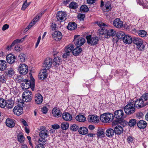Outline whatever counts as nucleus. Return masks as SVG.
Segmentation results:
<instances>
[{
  "label": "nucleus",
  "mask_w": 148,
  "mask_h": 148,
  "mask_svg": "<svg viewBox=\"0 0 148 148\" xmlns=\"http://www.w3.org/2000/svg\"><path fill=\"white\" fill-rule=\"evenodd\" d=\"M97 25L100 27L98 32L99 35H106L104 38H109L110 36H113L116 34V32L113 29L107 30L106 29L107 26L104 23L99 22L97 23Z\"/></svg>",
  "instance_id": "nucleus-1"
},
{
  "label": "nucleus",
  "mask_w": 148,
  "mask_h": 148,
  "mask_svg": "<svg viewBox=\"0 0 148 148\" xmlns=\"http://www.w3.org/2000/svg\"><path fill=\"white\" fill-rule=\"evenodd\" d=\"M31 80L27 79H25L22 81L21 83L23 89H27L30 87L32 90L33 91L34 89L35 82L34 79L32 77L31 78Z\"/></svg>",
  "instance_id": "nucleus-2"
},
{
  "label": "nucleus",
  "mask_w": 148,
  "mask_h": 148,
  "mask_svg": "<svg viewBox=\"0 0 148 148\" xmlns=\"http://www.w3.org/2000/svg\"><path fill=\"white\" fill-rule=\"evenodd\" d=\"M114 116L117 119L116 122L118 123L122 122L125 116H124L123 111L122 110H119L116 111L114 113Z\"/></svg>",
  "instance_id": "nucleus-3"
},
{
  "label": "nucleus",
  "mask_w": 148,
  "mask_h": 148,
  "mask_svg": "<svg viewBox=\"0 0 148 148\" xmlns=\"http://www.w3.org/2000/svg\"><path fill=\"white\" fill-rule=\"evenodd\" d=\"M113 119V115L110 113H106L102 114L100 117L101 121L104 123H109Z\"/></svg>",
  "instance_id": "nucleus-4"
},
{
  "label": "nucleus",
  "mask_w": 148,
  "mask_h": 148,
  "mask_svg": "<svg viewBox=\"0 0 148 148\" xmlns=\"http://www.w3.org/2000/svg\"><path fill=\"white\" fill-rule=\"evenodd\" d=\"M40 129V131L39 133V136L40 138L39 140L46 142L45 138L49 136V132L46 129L45 127H42Z\"/></svg>",
  "instance_id": "nucleus-5"
},
{
  "label": "nucleus",
  "mask_w": 148,
  "mask_h": 148,
  "mask_svg": "<svg viewBox=\"0 0 148 148\" xmlns=\"http://www.w3.org/2000/svg\"><path fill=\"white\" fill-rule=\"evenodd\" d=\"M133 104L131 103L130 102L124 108L125 113L127 115H130L133 113L135 111V108L134 107Z\"/></svg>",
  "instance_id": "nucleus-6"
},
{
  "label": "nucleus",
  "mask_w": 148,
  "mask_h": 148,
  "mask_svg": "<svg viewBox=\"0 0 148 148\" xmlns=\"http://www.w3.org/2000/svg\"><path fill=\"white\" fill-rule=\"evenodd\" d=\"M74 44L77 47H80L83 45L85 42V39L80 37L79 35H75L73 40Z\"/></svg>",
  "instance_id": "nucleus-7"
},
{
  "label": "nucleus",
  "mask_w": 148,
  "mask_h": 148,
  "mask_svg": "<svg viewBox=\"0 0 148 148\" xmlns=\"http://www.w3.org/2000/svg\"><path fill=\"white\" fill-rule=\"evenodd\" d=\"M33 96L31 92L28 90L25 91L23 93L22 98L25 102H29L31 101Z\"/></svg>",
  "instance_id": "nucleus-8"
},
{
  "label": "nucleus",
  "mask_w": 148,
  "mask_h": 148,
  "mask_svg": "<svg viewBox=\"0 0 148 148\" xmlns=\"http://www.w3.org/2000/svg\"><path fill=\"white\" fill-rule=\"evenodd\" d=\"M18 70L21 74L25 75L28 72V66L24 64H20L18 66Z\"/></svg>",
  "instance_id": "nucleus-9"
},
{
  "label": "nucleus",
  "mask_w": 148,
  "mask_h": 148,
  "mask_svg": "<svg viewBox=\"0 0 148 148\" xmlns=\"http://www.w3.org/2000/svg\"><path fill=\"white\" fill-rule=\"evenodd\" d=\"M87 42L88 44H90L91 45H94L97 44L99 40L97 37H91V36L89 35L86 36Z\"/></svg>",
  "instance_id": "nucleus-10"
},
{
  "label": "nucleus",
  "mask_w": 148,
  "mask_h": 148,
  "mask_svg": "<svg viewBox=\"0 0 148 148\" xmlns=\"http://www.w3.org/2000/svg\"><path fill=\"white\" fill-rule=\"evenodd\" d=\"M66 14L65 12L59 11L57 13L56 17L57 20L61 22L64 21L66 19Z\"/></svg>",
  "instance_id": "nucleus-11"
},
{
  "label": "nucleus",
  "mask_w": 148,
  "mask_h": 148,
  "mask_svg": "<svg viewBox=\"0 0 148 148\" xmlns=\"http://www.w3.org/2000/svg\"><path fill=\"white\" fill-rule=\"evenodd\" d=\"M52 64V59L51 58H47L45 60L43 66L45 69L48 70L51 66Z\"/></svg>",
  "instance_id": "nucleus-12"
},
{
  "label": "nucleus",
  "mask_w": 148,
  "mask_h": 148,
  "mask_svg": "<svg viewBox=\"0 0 148 148\" xmlns=\"http://www.w3.org/2000/svg\"><path fill=\"white\" fill-rule=\"evenodd\" d=\"M99 117L96 115H89L88 118V121L90 122L96 123L99 122Z\"/></svg>",
  "instance_id": "nucleus-13"
},
{
  "label": "nucleus",
  "mask_w": 148,
  "mask_h": 148,
  "mask_svg": "<svg viewBox=\"0 0 148 148\" xmlns=\"http://www.w3.org/2000/svg\"><path fill=\"white\" fill-rule=\"evenodd\" d=\"M52 37L54 40L58 41L62 38V35L60 32L58 31H56L53 33Z\"/></svg>",
  "instance_id": "nucleus-14"
},
{
  "label": "nucleus",
  "mask_w": 148,
  "mask_h": 148,
  "mask_svg": "<svg viewBox=\"0 0 148 148\" xmlns=\"http://www.w3.org/2000/svg\"><path fill=\"white\" fill-rule=\"evenodd\" d=\"M23 110L22 107L17 106L14 107L13 110L14 114L17 115H20L22 114Z\"/></svg>",
  "instance_id": "nucleus-15"
},
{
  "label": "nucleus",
  "mask_w": 148,
  "mask_h": 148,
  "mask_svg": "<svg viewBox=\"0 0 148 148\" xmlns=\"http://www.w3.org/2000/svg\"><path fill=\"white\" fill-rule=\"evenodd\" d=\"M113 25L117 28H121L123 27V22L119 18H116L114 21Z\"/></svg>",
  "instance_id": "nucleus-16"
},
{
  "label": "nucleus",
  "mask_w": 148,
  "mask_h": 148,
  "mask_svg": "<svg viewBox=\"0 0 148 148\" xmlns=\"http://www.w3.org/2000/svg\"><path fill=\"white\" fill-rule=\"evenodd\" d=\"M47 73L46 70L44 69L40 71L39 74V78L41 80H43L47 77Z\"/></svg>",
  "instance_id": "nucleus-17"
},
{
  "label": "nucleus",
  "mask_w": 148,
  "mask_h": 148,
  "mask_svg": "<svg viewBox=\"0 0 148 148\" xmlns=\"http://www.w3.org/2000/svg\"><path fill=\"white\" fill-rule=\"evenodd\" d=\"M6 60L8 63L12 64L15 61L16 58L14 55L9 54L6 56Z\"/></svg>",
  "instance_id": "nucleus-18"
},
{
  "label": "nucleus",
  "mask_w": 148,
  "mask_h": 148,
  "mask_svg": "<svg viewBox=\"0 0 148 148\" xmlns=\"http://www.w3.org/2000/svg\"><path fill=\"white\" fill-rule=\"evenodd\" d=\"M35 100L36 104H40L42 101L43 97L41 94L38 93L35 95Z\"/></svg>",
  "instance_id": "nucleus-19"
},
{
  "label": "nucleus",
  "mask_w": 148,
  "mask_h": 148,
  "mask_svg": "<svg viewBox=\"0 0 148 148\" xmlns=\"http://www.w3.org/2000/svg\"><path fill=\"white\" fill-rule=\"evenodd\" d=\"M52 114L54 117L58 118L61 116L62 113L60 110L54 108L52 110Z\"/></svg>",
  "instance_id": "nucleus-20"
},
{
  "label": "nucleus",
  "mask_w": 148,
  "mask_h": 148,
  "mask_svg": "<svg viewBox=\"0 0 148 148\" xmlns=\"http://www.w3.org/2000/svg\"><path fill=\"white\" fill-rule=\"evenodd\" d=\"M123 40L124 42L129 44H131L132 42V37L128 35L124 36L123 38Z\"/></svg>",
  "instance_id": "nucleus-21"
},
{
  "label": "nucleus",
  "mask_w": 148,
  "mask_h": 148,
  "mask_svg": "<svg viewBox=\"0 0 148 148\" xmlns=\"http://www.w3.org/2000/svg\"><path fill=\"white\" fill-rule=\"evenodd\" d=\"M52 63L53 65L58 67L61 63V58L58 57H55L52 60Z\"/></svg>",
  "instance_id": "nucleus-22"
},
{
  "label": "nucleus",
  "mask_w": 148,
  "mask_h": 148,
  "mask_svg": "<svg viewBox=\"0 0 148 148\" xmlns=\"http://www.w3.org/2000/svg\"><path fill=\"white\" fill-rule=\"evenodd\" d=\"M46 142L38 140V143L36 146L35 148H45Z\"/></svg>",
  "instance_id": "nucleus-23"
},
{
  "label": "nucleus",
  "mask_w": 148,
  "mask_h": 148,
  "mask_svg": "<svg viewBox=\"0 0 148 148\" xmlns=\"http://www.w3.org/2000/svg\"><path fill=\"white\" fill-rule=\"evenodd\" d=\"M62 118L66 121H70L72 119V116L68 113H64L62 114Z\"/></svg>",
  "instance_id": "nucleus-24"
},
{
  "label": "nucleus",
  "mask_w": 148,
  "mask_h": 148,
  "mask_svg": "<svg viewBox=\"0 0 148 148\" xmlns=\"http://www.w3.org/2000/svg\"><path fill=\"white\" fill-rule=\"evenodd\" d=\"M6 124L7 126L10 127H12L15 125V123L13 121L9 118L6 119Z\"/></svg>",
  "instance_id": "nucleus-25"
},
{
  "label": "nucleus",
  "mask_w": 148,
  "mask_h": 148,
  "mask_svg": "<svg viewBox=\"0 0 148 148\" xmlns=\"http://www.w3.org/2000/svg\"><path fill=\"white\" fill-rule=\"evenodd\" d=\"M7 67V62L3 60H0V70L2 71L5 70Z\"/></svg>",
  "instance_id": "nucleus-26"
},
{
  "label": "nucleus",
  "mask_w": 148,
  "mask_h": 148,
  "mask_svg": "<svg viewBox=\"0 0 148 148\" xmlns=\"http://www.w3.org/2000/svg\"><path fill=\"white\" fill-rule=\"evenodd\" d=\"M78 132L79 133L82 135H85L88 132L87 128L85 127H80L79 129Z\"/></svg>",
  "instance_id": "nucleus-27"
},
{
  "label": "nucleus",
  "mask_w": 148,
  "mask_h": 148,
  "mask_svg": "<svg viewBox=\"0 0 148 148\" xmlns=\"http://www.w3.org/2000/svg\"><path fill=\"white\" fill-rule=\"evenodd\" d=\"M114 130L116 134H120L123 132V128L121 126L118 125L115 127Z\"/></svg>",
  "instance_id": "nucleus-28"
},
{
  "label": "nucleus",
  "mask_w": 148,
  "mask_h": 148,
  "mask_svg": "<svg viewBox=\"0 0 148 148\" xmlns=\"http://www.w3.org/2000/svg\"><path fill=\"white\" fill-rule=\"evenodd\" d=\"M77 27L76 24L74 22L69 23L67 28L69 30H72L75 29Z\"/></svg>",
  "instance_id": "nucleus-29"
},
{
  "label": "nucleus",
  "mask_w": 148,
  "mask_h": 148,
  "mask_svg": "<svg viewBox=\"0 0 148 148\" xmlns=\"http://www.w3.org/2000/svg\"><path fill=\"white\" fill-rule=\"evenodd\" d=\"M114 130L111 128H109L107 130L106 132V135L108 137H111L114 134Z\"/></svg>",
  "instance_id": "nucleus-30"
},
{
  "label": "nucleus",
  "mask_w": 148,
  "mask_h": 148,
  "mask_svg": "<svg viewBox=\"0 0 148 148\" xmlns=\"http://www.w3.org/2000/svg\"><path fill=\"white\" fill-rule=\"evenodd\" d=\"M82 51V49L80 47H77L73 49L72 53L73 55L77 56Z\"/></svg>",
  "instance_id": "nucleus-31"
},
{
  "label": "nucleus",
  "mask_w": 148,
  "mask_h": 148,
  "mask_svg": "<svg viewBox=\"0 0 148 148\" xmlns=\"http://www.w3.org/2000/svg\"><path fill=\"white\" fill-rule=\"evenodd\" d=\"M6 106L7 108L8 109H11L14 106V102L11 99H9L6 101Z\"/></svg>",
  "instance_id": "nucleus-32"
},
{
  "label": "nucleus",
  "mask_w": 148,
  "mask_h": 148,
  "mask_svg": "<svg viewBox=\"0 0 148 148\" xmlns=\"http://www.w3.org/2000/svg\"><path fill=\"white\" fill-rule=\"evenodd\" d=\"M104 130L101 128L98 129L96 134L98 138L103 137L104 135Z\"/></svg>",
  "instance_id": "nucleus-33"
},
{
  "label": "nucleus",
  "mask_w": 148,
  "mask_h": 148,
  "mask_svg": "<svg viewBox=\"0 0 148 148\" xmlns=\"http://www.w3.org/2000/svg\"><path fill=\"white\" fill-rule=\"evenodd\" d=\"M5 73L6 75L10 77L14 75V72L13 69L10 68L7 69V71L5 72Z\"/></svg>",
  "instance_id": "nucleus-34"
},
{
  "label": "nucleus",
  "mask_w": 148,
  "mask_h": 148,
  "mask_svg": "<svg viewBox=\"0 0 148 148\" xmlns=\"http://www.w3.org/2000/svg\"><path fill=\"white\" fill-rule=\"evenodd\" d=\"M75 119L76 120L80 122H84L86 120V118L83 115H79L76 116Z\"/></svg>",
  "instance_id": "nucleus-35"
},
{
  "label": "nucleus",
  "mask_w": 148,
  "mask_h": 148,
  "mask_svg": "<svg viewBox=\"0 0 148 148\" xmlns=\"http://www.w3.org/2000/svg\"><path fill=\"white\" fill-rule=\"evenodd\" d=\"M25 57L26 56L25 54L21 53L18 56V60L21 62H23L25 61Z\"/></svg>",
  "instance_id": "nucleus-36"
},
{
  "label": "nucleus",
  "mask_w": 148,
  "mask_h": 148,
  "mask_svg": "<svg viewBox=\"0 0 148 148\" xmlns=\"http://www.w3.org/2000/svg\"><path fill=\"white\" fill-rule=\"evenodd\" d=\"M147 125V123L144 121H139V128L143 129L145 128Z\"/></svg>",
  "instance_id": "nucleus-37"
},
{
  "label": "nucleus",
  "mask_w": 148,
  "mask_h": 148,
  "mask_svg": "<svg viewBox=\"0 0 148 148\" xmlns=\"http://www.w3.org/2000/svg\"><path fill=\"white\" fill-rule=\"evenodd\" d=\"M116 37L117 38L116 39H118L122 38L123 39V37L125 36V33L122 31L118 32L116 34Z\"/></svg>",
  "instance_id": "nucleus-38"
},
{
  "label": "nucleus",
  "mask_w": 148,
  "mask_h": 148,
  "mask_svg": "<svg viewBox=\"0 0 148 148\" xmlns=\"http://www.w3.org/2000/svg\"><path fill=\"white\" fill-rule=\"evenodd\" d=\"M136 121L135 119H130L128 123L129 126L130 127H133L136 125Z\"/></svg>",
  "instance_id": "nucleus-39"
},
{
  "label": "nucleus",
  "mask_w": 148,
  "mask_h": 148,
  "mask_svg": "<svg viewBox=\"0 0 148 148\" xmlns=\"http://www.w3.org/2000/svg\"><path fill=\"white\" fill-rule=\"evenodd\" d=\"M73 48L74 45H69L65 48V51L69 53L72 51H73Z\"/></svg>",
  "instance_id": "nucleus-40"
},
{
  "label": "nucleus",
  "mask_w": 148,
  "mask_h": 148,
  "mask_svg": "<svg viewBox=\"0 0 148 148\" xmlns=\"http://www.w3.org/2000/svg\"><path fill=\"white\" fill-rule=\"evenodd\" d=\"M80 10L82 12H86L88 11L89 9L85 5H82L80 8Z\"/></svg>",
  "instance_id": "nucleus-41"
},
{
  "label": "nucleus",
  "mask_w": 148,
  "mask_h": 148,
  "mask_svg": "<svg viewBox=\"0 0 148 148\" xmlns=\"http://www.w3.org/2000/svg\"><path fill=\"white\" fill-rule=\"evenodd\" d=\"M134 44L136 46L137 48L139 49V38H138L134 37L132 40Z\"/></svg>",
  "instance_id": "nucleus-42"
},
{
  "label": "nucleus",
  "mask_w": 148,
  "mask_h": 148,
  "mask_svg": "<svg viewBox=\"0 0 148 148\" xmlns=\"http://www.w3.org/2000/svg\"><path fill=\"white\" fill-rule=\"evenodd\" d=\"M147 3L146 0H139V5H142L145 8H147Z\"/></svg>",
  "instance_id": "nucleus-43"
},
{
  "label": "nucleus",
  "mask_w": 148,
  "mask_h": 148,
  "mask_svg": "<svg viewBox=\"0 0 148 148\" xmlns=\"http://www.w3.org/2000/svg\"><path fill=\"white\" fill-rule=\"evenodd\" d=\"M145 42L139 38V50H143L145 47Z\"/></svg>",
  "instance_id": "nucleus-44"
},
{
  "label": "nucleus",
  "mask_w": 148,
  "mask_h": 148,
  "mask_svg": "<svg viewBox=\"0 0 148 148\" xmlns=\"http://www.w3.org/2000/svg\"><path fill=\"white\" fill-rule=\"evenodd\" d=\"M6 101L4 99L0 98V107L1 108H4L6 105Z\"/></svg>",
  "instance_id": "nucleus-45"
},
{
  "label": "nucleus",
  "mask_w": 148,
  "mask_h": 148,
  "mask_svg": "<svg viewBox=\"0 0 148 148\" xmlns=\"http://www.w3.org/2000/svg\"><path fill=\"white\" fill-rule=\"evenodd\" d=\"M61 127L62 129L66 130L68 128L69 124L67 123H63L61 124Z\"/></svg>",
  "instance_id": "nucleus-46"
},
{
  "label": "nucleus",
  "mask_w": 148,
  "mask_h": 148,
  "mask_svg": "<svg viewBox=\"0 0 148 148\" xmlns=\"http://www.w3.org/2000/svg\"><path fill=\"white\" fill-rule=\"evenodd\" d=\"M131 103L133 104L134 107H136L138 108L139 107V100L138 99H137L136 101H131L130 102Z\"/></svg>",
  "instance_id": "nucleus-47"
},
{
  "label": "nucleus",
  "mask_w": 148,
  "mask_h": 148,
  "mask_svg": "<svg viewBox=\"0 0 148 148\" xmlns=\"http://www.w3.org/2000/svg\"><path fill=\"white\" fill-rule=\"evenodd\" d=\"M147 35V32L144 30H139V36L144 37H146Z\"/></svg>",
  "instance_id": "nucleus-48"
},
{
  "label": "nucleus",
  "mask_w": 148,
  "mask_h": 148,
  "mask_svg": "<svg viewBox=\"0 0 148 148\" xmlns=\"http://www.w3.org/2000/svg\"><path fill=\"white\" fill-rule=\"evenodd\" d=\"M69 7L71 8L75 9L77 8V4L75 2H72L69 4Z\"/></svg>",
  "instance_id": "nucleus-49"
},
{
  "label": "nucleus",
  "mask_w": 148,
  "mask_h": 148,
  "mask_svg": "<svg viewBox=\"0 0 148 148\" xmlns=\"http://www.w3.org/2000/svg\"><path fill=\"white\" fill-rule=\"evenodd\" d=\"M18 141L20 143H23L24 140L25 138L22 135H18Z\"/></svg>",
  "instance_id": "nucleus-50"
},
{
  "label": "nucleus",
  "mask_w": 148,
  "mask_h": 148,
  "mask_svg": "<svg viewBox=\"0 0 148 148\" xmlns=\"http://www.w3.org/2000/svg\"><path fill=\"white\" fill-rule=\"evenodd\" d=\"M79 127L76 124H73L70 127V129L71 130L75 131L79 129Z\"/></svg>",
  "instance_id": "nucleus-51"
},
{
  "label": "nucleus",
  "mask_w": 148,
  "mask_h": 148,
  "mask_svg": "<svg viewBox=\"0 0 148 148\" xmlns=\"http://www.w3.org/2000/svg\"><path fill=\"white\" fill-rule=\"evenodd\" d=\"M139 103H140V104H139V108L143 107L147 105V104H146V102L145 103L144 100L140 99H139Z\"/></svg>",
  "instance_id": "nucleus-52"
},
{
  "label": "nucleus",
  "mask_w": 148,
  "mask_h": 148,
  "mask_svg": "<svg viewBox=\"0 0 148 148\" xmlns=\"http://www.w3.org/2000/svg\"><path fill=\"white\" fill-rule=\"evenodd\" d=\"M41 17V14H38L33 20V23L34 24H35Z\"/></svg>",
  "instance_id": "nucleus-53"
},
{
  "label": "nucleus",
  "mask_w": 148,
  "mask_h": 148,
  "mask_svg": "<svg viewBox=\"0 0 148 148\" xmlns=\"http://www.w3.org/2000/svg\"><path fill=\"white\" fill-rule=\"evenodd\" d=\"M140 99L144 101H147L148 99V93H145L142 95Z\"/></svg>",
  "instance_id": "nucleus-54"
},
{
  "label": "nucleus",
  "mask_w": 148,
  "mask_h": 148,
  "mask_svg": "<svg viewBox=\"0 0 148 148\" xmlns=\"http://www.w3.org/2000/svg\"><path fill=\"white\" fill-rule=\"evenodd\" d=\"M77 17L78 19L80 21H83L85 17V15L84 14H79L77 16Z\"/></svg>",
  "instance_id": "nucleus-55"
},
{
  "label": "nucleus",
  "mask_w": 148,
  "mask_h": 148,
  "mask_svg": "<svg viewBox=\"0 0 148 148\" xmlns=\"http://www.w3.org/2000/svg\"><path fill=\"white\" fill-rule=\"evenodd\" d=\"M31 2H30L28 3H23V5L21 9L23 10H25L26 8L30 4Z\"/></svg>",
  "instance_id": "nucleus-56"
},
{
  "label": "nucleus",
  "mask_w": 148,
  "mask_h": 148,
  "mask_svg": "<svg viewBox=\"0 0 148 148\" xmlns=\"http://www.w3.org/2000/svg\"><path fill=\"white\" fill-rule=\"evenodd\" d=\"M133 138L132 136H129L128 137L127 140L128 143H132L133 140Z\"/></svg>",
  "instance_id": "nucleus-57"
},
{
  "label": "nucleus",
  "mask_w": 148,
  "mask_h": 148,
  "mask_svg": "<svg viewBox=\"0 0 148 148\" xmlns=\"http://www.w3.org/2000/svg\"><path fill=\"white\" fill-rule=\"evenodd\" d=\"M25 38V37H24L21 39H16L14 40V42H16V43L22 42L24 41Z\"/></svg>",
  "instance_id": "nucleus-58"
},
{
  "label": "nucleus",
  "mask_w": 148,
  "mask_h": 148,
  "mask_svg": "<svg viewBox=\"0 0 148 148\" xmlns=\"http://www.w3.org/2000/svg\"><path fill=\"white\" fill-rule=\"evenodd\" d=\"M47 110V108L46 107H44L42 109V111L44 114L46 113Z\"/></svg>",
  "instance_id": "nucleus-59"
},
{
  "label": "nucleus",
  "mask_w": 148,
  "mask_h": 148,
  "mask_svg": "<svg viewBox=\"0 0 148 148\" xmlns=\"http://www.w3.org/2000/svg\"><path fill=\"white\" fill-rule=\"evenodd\" d=\"M9 26L7 24H5L3 27L2 30L3 31L9 28Z\"/></svg>",
  "instance_id": "nucleus-60"
},
{
  "label": "nucleus",
  "mask_w": 148,
  "mask_h": 148,
  "mask_svg": "<svg viewBox=\"0 0 148 148\" xmlns=\"http://www.w3.org/2000/svg\"><path fill=\"white\" fill-rule=\"evenodd\" d=\"M52 128L54 129H57L60 127V126L58 124L53 125L52 126Z\"/></svg>",
  "instance_id": "nucleus-61"
},
{
  "label": "nucleus",
  "mask_w": 148,
  "mask_h": 148,
  "mask_svg": "<svg viewBox=\"0 0 148 148\" xmlns=\"http://www.w3.org/2000/svg\"><path fill=\"white\" fill-rule=\"evenodd\" d=\"M88 3L92 4H93L95 2V0H87Z\"/></svg>",
  "instance_id": "nucleus-62"
},
{
  "label": "nucleus",
  "mask_w": 148,
  "mask_h": 148,
  "mask_svg": "<svg viewBox=\"0 0 148 148\" xmlns=\"http://www.w3.org/2000/svg\"><path fill=\"white\" fill-rule=\"evenodd\" d=\"M21 48L20 47L18 46H16L14 48V50L15 51H19L21 50Z\"/></svg>",
  "instance_id": "nucleus-63"
},
{
  "label": "nucleus",
  "mask_w": 148,
  "mask_h": 148,
  "mask_svg": "<svg viewBox=\"0 0 148 148\" xmlns=\"http://www.w3.org/2000/svg\"><path fill=\"white\" fill-rule=\"evenodd\" d=\"M69 52H65V53L63 55V57L64 58H66L69 55Z\"/></svg>",
  "instance_id": "nucleus-64"
}]
</instances>
